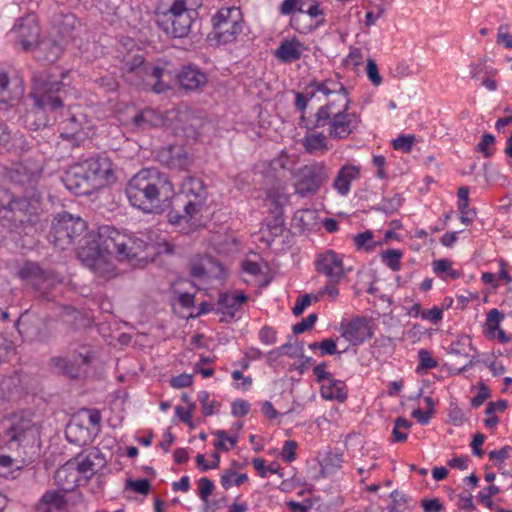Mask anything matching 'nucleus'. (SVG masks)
<instances>
[{
  "label": "nucleus",
  "instance_id": "1a4fd4ad",
  "mask_svg": "<svg viewBox=\"0 0 512 512\" xmlns=\"http://www.w3.org/2000/svg\"><path fill=\"white\" fill-rule=\"evenodd\" d=\"M86 222L66 211L58 213L48 233V241L59 250L70 248L85 232Z\"/></svg>",
  "mask_w": 512,
  "mask_h": 512
},
{
  "label": "nucleus",
  "instance_id": "8fccbe9b",
  "mask_svg": "<svg viewBox=\"0 0 512 512\" xmlns=\"http://www.w3.org/2000/svg\"><path fill=\"white\" fill-rule=\"evenodd\" d=\"M297 442L294 440H287L284 442L280 452L281 459L286 463H291L296 459Z\"/></svg>",
  "mask_w": 512,
  "mask_h": 512
},
{
  "label": "nucleus",
  "instance_id": "49530a36",
  "mask_svg": "<svg viewBox=\"0 0 512 512\" xmlns=\"http://www.w3.org/2000/svg\"><path fill=\"white\" fill-rule=\"evenodd\" d=\"M402 201V196L400 194H395L391 198H384L377 210L382 211L385 214H392L401 207Z\"/></svg>",
  "mask_w": 512,
  "mask_h": 512
},
{
  "label": "nucleus",
  "instance_id": "aec40b11",
  "mask_svg": "<svg viewBox=\"0 0 512 512\" xmlns=\"http://www.w3.org/2000/svg\"><path fill=\"white\" fill-rule=\"evenodd\" d=\"M360 177V167L352 164L343 165L337 172L333 188L341 196H347L351 190L352 181Z\"/></svg>",
  "mask_w": 512,
  "mask_h": 512
},
{
  "label": "nucleus",
  "instance_id": "0e129e2a",
  "mask_svg": "<svg viewBox=\"0 0 512 512\" xmlns=\"http://www.w3.org/2000/svg\"><path fill=\"white\" fill-rule=\"evenodd\" d=\"M321 350L319 356L335 355L340 352L337 350V342L333 338H325L321 341Z\"/></svg>",
  "mask_w": 512,
  "mask_h": 512
},
{
  "label": "nucleus",
  "instance_id": "f03ea898",
  "mask_svg": "<svg viewBox=\"0 0 512 512\" xmlns=\"http://www.w3.org/2000/svg\"><path fill=\"white\" fill-rule=\"evenodd\" d=\"M68 75L69 71H61L59 75L49 73L34 79L31 92L33 112L36 115L52 113L60 137L79 146L88 139L89 131L85 130L86 117L82 113H75L70 108L64 109L63 102L70 88L69 83L64 82Z\"/></svg>",
  "mask_w": 512,
  "mask_h": 512
},
{
  "label": "nucleus",
  "instance_id": "f257e3e1",
  "mask_svg": "<svg viewBox=\"0 0 512 512\" xmlns=\"http://www.w3.org/2000/svg\"><path fill=\"white\" fill-rule=\"evenodd\" d=\"M151 237L146 233L127 234L115 227L103 225L98 228L97 237L86 240L77 252L79 260L91 271L110 277L115 274V266L109 257L115 255L118 261L142 259V253L149 250Z\"/></svg>",
  "mask_w": 512,
  "mask_h": 512
},
{
  "label": "nucleus",
  "instance_id": "393cba45",
  "mask_svg": "<svg viewBox=\"0 0 512 512\" xmlns=\"http://www.w3.org/2000/svg\"><path fill=\"white\" fill-rule=\"evenodd\" d=\"M288 201V196L276 189H271L267 192L265 203L271 219L284 218V207Z\"/></svg>",
  "mask_w": 512,
  "mask_h": 512
},
{
  "label": "nucleus",
  "instance_id": "bb28decb",
  "mask_svg": "<svg viewBox=\"0 0 512 512\" xmlns=\"http://www.w3.org/2000/svg\"><path fill=\"white\" fill-rule=\"evenodd\" d=\"M346 385L342 380L333 377L323 383L320 388L321 397L326 400H337L343 402L347 398Z\"/></svg>",
  "mask_w": 512,
  "mask_h": 512
},
{
  "label": "nucleus",
  "instance_id": "de8ad7c7",
  "mask_svg": "<svg viewBox=\"0 0 512 512\" xmlns=\"http://www.w3.org/2000/svg\"><path fill=\"white\" fill-rule=\"evenodd\" d=\"M76 18L73 14H66L62 17L61 23L58 24V32L62 39L71 38L75 28Z\"/></svg>",
  "mask_w": 512,
  "mask_h": 512
},
{
  "label": "nucleus",
  "instance_id": "2f4dec72",
  "mask_svg": "<svg viewBox=\"0 0 512 512\" xmlns=\"http://www.w3.org/2000/svg\"><path fill=\"white\" fill-rule=\"evenodd\" d=\"M389 498L387 512H411L409 497L404 492L395 489L389 494Z\"/></svg>",
  "mask_w": 512,
  "mask_h": 512
},
{
  "label": "nucleus",
  "instance_id": "864d4df0",
  "mask_svg": "<svg viewBox=\"0 0 512 512\" xmlns=\"http://www.w3.org/2000/svg\"><path fill=\"white\" fill-rule=\"evenodd\" d=\"M214 488L215 485L210 479L206 477L200 478L198 481V495L200 499L207 502L208 497L212 494Z\"/></svg>",
  "mask_w": 512,
  "mask_h": 512
},
{
  "label": "nucleus",
  "instance_id": "473e14b6",
  "mask_svg": "<svg viewBox=\"0 0 512 512\" xmlns=\"http://www.w3.org/2000/svg\"><path fill=\"white\" fill-rule=\"evenodd\" d=\"M323 82L332 90L335 96L334 99H328L327 102H336V105H338L345 102V99H350L347 88L340 81L339 74H336L335 78H328L323 80Z\"/></svg>",
  "mask_w": 512,
  "mask_h": 512
},
{
  "label": "nucleus",
  "instance_id": "e433bc0d",
  "mask_svg": "<svg viewBox=\"0 0 512 512\" xmlns=\"http://www.w3.org/2000/svg\"><path fill=\"white\" fill-rule=\"evenodd\" d=\"M65 504V499L62 493L56 490L46 491L37 504V511H40L44 506H53L57 509L62 508Z\"/></svg>",
  "mask_w": 512,
  "mask_h": 512
},
{
  "label": "nucleus",
  "instance_id": "4468645a",
  "mask_svg": "<svg viewBox=\"0 0 512 512\" xmlns=\"http://www.w3.org/2000/svg\"><path fill=\"white\" fill-rule=\"evenodd\" d=\"M10 33L24 51L35 49L40 42V27L34 16L20 18Z\"/></svg>",
  "mask_w": 512,
  "mask_h": 512
},
{
  "label": "nucleus",
  "instance_id": "79ce46f5",
  "mask_svg": "<svg viewBox=\"0 0 512 512\" xmlns=\"http://www.w3.org/2000/svg\"><path fill=\"white\" fill-rule=\"evenodd\" d=\"M210 394L209 392L202 390L198 392L197 400L202 405V414L206 417L211 416L215 413V409L220 407V403L218 401H209Z\"/></svg>",
  "mask_w": 512,
  "mask_h": 512
},
{
  "label": "nucleus",
  "instance_id": "412c9836",
  "mask_svg": "<svg viewBox=\"0 0 512 512\" xmlns=\"http://www.w3.org/2000/svg\"><path fill=\"white\" fill-rule=\"evenodd\" d=\"M307 48L296 37L284 39L275 50V56L283 63H292L302 57V52Z\"/></svg>",
  "mask_w": 512,
  "mask_h": 512
},
{
  "label": "nucleus",
  "instance_id": "69168bd1",
  "mask_svg": "<svg viewBox=\"0 0 512 512\" xmlns=\"http://www.w3.org/2000/svg\"><path fill=\"white\" fill-rule=\"evenodd\" d=\"M326 368V362H321L313 368V374L317 383L323 384L325 381H328L333 377L330 372L326 371Z\"/></svg>",
  "mask_w": 512,
  "mask_h": 512
},
{
  "label": "nucleus",
  "instance_id": "13d9d810",
  "mask_svg": "<svg viewBox=\"0 0 512 512\" xmlns=\"http://www.w3.org/2000/svg\"><path fill=\"white\" fill-rule=\"evenodd\" d=\"M259 340L262 344L273 345L277 341V333L270 326H263L259 331Z\"/></svg>",
  "mask_w": 512,
  "mask_h": 512
},
{
  "label": "nucleus",
  "instance_id": "e2e57ef3",
  "mask_svg": "<svg viewBox=\"0 0 512 512\" xmlns=\"http://www.w3.org/2000/svg\"><path fill=\"white\" fill-rule=\"evenodd\" d=\"M424 512H442L444 506L439 498H425L421 501Z\"/></svg>",
  "mask_w": 512,
  "mask_h": 512
},
{
  "label": "nucleus",
  "instance_id": "f704fd0d",
  "mask_svg": "<svg viewBox=\"0 0 512 512\" xmlns=\"http://www.w3.org/2000/svg\"><path fill=\"white\" fill-rule=\"evenodd\" d=\"M504 314L496 308L488 311L486 314V323L484 334L488 337H494L496 330H499L500 323L504 320Z\"/></svg>",
  "mask_w": 512,
  "mask_h": 512
},
{
  "label": "nucleus",
  "instance_id": "6e6552de",
  "mask_svg": "<svg viewBox=\"0 0 512 512\" xmlns=\"http://www.w3.org/2000/svg\"><path fill=\"white\" fill-rule=\"evenodd\" d=\"M96 358V351L90 344H70L66 356H54L51 364L71 379L85 376Z\"/></svg>",
  "mask_w": 512,
  "mask_h": 512
},
{
  "label": "nucleus",
  "instance_id": "bf43d9fd",
  "mask_svg": "<svg viewBox=\"0 0 512 512\" xmlns=\"http://www.w3.org/2000/svg\"><path fill=\"white\" fill-rule=\"evenodd\" d=\"M193 383V376L191 374H180L174 376L170 380V386L175 389H182L191 386Z\"/></svg>",
  "mask_w": 512,
  "mask_h": 512
},
{
  "label": "nucleus",
  "instance_id": "5701e85b",
  "mask_svg": "<svg viewBox=\"0 0 512 512\" xmlns=\"http://www.w3.org/2000/svg\"><path fill=\"white\" fill-rule=\"evenodd\" d=\"M0 147L6 150L26 151L29 148V143L22 133L11 134L7 126L0 122Z\"/></svg>",
  "mask_w": 512,
  "mask_h": 512
},
{
  "label": "nucleus",
  "instance_id": "f8f14e48",
  "mask_svg": "<svg viewBox=\"0 0 512 512\" xmlns=\"http://www.w3.org/2000/svg\"><path fill=\"white\" fill-rule=\"evenodd\" d=\"M180 196L185 199L183 211L187 216H195L205 205L208 193L202 179L189 176L182 182Z\"/></svg>",
  "mask_w": 512,
  "mask_h": 512
},
{
  "label": "nucleus",
  "instance_id": "9b49d317",
  "mask_svg": "<svg viewBox=\"0 0 512 512\" xmlns=\"http://www.w3.org/2000/svg\"><path fill=\"white\" fill-rule=\"evenodd\" d=\"M328 179V168L324 161H314L304 165L297 172L295 192L301 197L313 195L319 191Z\"/></svg>",
  "mask_w": 512,
  "mask_h": 512
},
{
  "label": "nucleus",
  "instance_id": "c756f323",
  "mask_svg": "<svg viewBox=\"0 0 512 512\" xmlns=\"http://www.w3.org/2000/svg\"><path fill=\"white\" fill-rule=\"evenodd\" d=\"M432 269L433 272L443 280H447L448 278L457 280L461 277L460 271L453 269L451 260L447 258L433 261Z\"/></svg>",
  "mask_w": 512,
  "mask_h": 512
},
{
  "label": "nucleus",
  "instance_id": "4d7b16f0",
  "mask_svg": "<svg viewBox=\"0 0 512 512\" xmlns=\"http://www.w3.org/2000/svg\"><path fill=\"white\" fill-rule=\"evenodd\" d=\"M303 13H306L311 18L321 17L322 19L317 21V26L324 23L325 13L321 8L320 2L317 0H313L306 9L304 8Z\"/></svg>",
  "mask_w": 512,
  "mask_h": 512
},
{
  "label": "nucleus",
  "instance_id": "338daca9",
  "mask_svg": "<svg viewBox=\"0 0 512 512\" xmlns=\"http://www.w3.org/2000/svg\"><path fill=\"white\" fill-rule=\"evenodd\" d=\"M311 305V297L309 294H304L296 298L295 305L292 309L294 316H300L304 310Z\"/></svg>",
  "mask_w": 512,
  "mask_h": 512
},
{
  "label": "nucleus",
  "instance_id": "a211bd4d",
  "mask_svg": "<svg viewBox=\"0 0 512 512\" xmlns=\"http://www.w3.org/2000/svg\"><path fill=\"white\" fill-rule=\"evenodd\" d=\"M31 429V421L24 418L14 419L10 427L5 431V447L9 450L18 449L26 439L27 432Z\"/></svg>",
  "mask_w": 512,
  "mask_h": 512
},
{
  "label": "nucleus",
  "instance_id": "603ef678",
  "mask_svg": "<svg viewBox=\"0 0 512 512\" xmlns=\"http://www.w3.org/2000/svg\"><path fill=\"white\" fill-rule=\"evenodd\" d=\"M472 343L471 338L468 336H463L459 340L452 342L449 346V353L460 355V356H468L466 352V346H470Z\"/></svg>",
  "mask_w": 512,
  "mask_h": 512
},
{
  "label": "nucleus",
  "instance_id": "7c9ffc66",
  "mask_svg": "<svg viewBox=\"0 0 512 512\" xmlns=\"http://www.w3.org/2000/svg\"><path fill=\"white\" fill-rule=\"evenodd\" d=\"M167 165L171 168L186 169L189 165V159L184 149L178 146H171L167 150Z\"/></svg>",
  "mask_w": 512,
  "mask_h": 512
},
{
  "label": "nucleus",
  "instance_id": "20e7f679",
  "mask_svg": "<svg viewBox=\"0 0 512 512\" xmlns=\"http://www.w3.org/2000/svg\"><path fill=\"white\" fill-rule=\"evenodd\" d=\"M351 99L336 105V102H326L321 105L311 117L300 116L299 125L307 130H315L328 126V135L333 140H343L354 133L359 126L360 116L350 112Z\"/></svg>",
  "mask_w": 512,
  "mask_h": 512
},
{
  "label": "nucleus",
  "instance_id": "a878e982",
  "mask_svg": "<svg viewBox=\"0 0 512 512\" xmlns=\"http://www.w3.org/2000/svg\"><path fill=\"white\" fill-rule=\"evenodd\" d=\"M95 460L103 462V457L98 450H92L87 455H79L75 459L76 470L90 479L97 471Z\"/></svg>",
  "mask_w": 512,
  "mask_h": 512
},
{
  "label": "nucleus",
  "instance_id": "b1692460",
  "mask_svg": "<svg viewBox=\"0 0 512 512\" xmlns=\"http://www.w3.org/2000/svg\"><path fill=\"white\" fill-rule=\"evenodd\" d=\"M247 301V296L244 293H221L218 298V312L233 318L239 307Z\"/></svg>",
  "mask_w": 512,
  "mask_h": 512
},
{
  "label": "nucleus",
  "instance_id": "9d476101",
  "mask_svg": "<svg viewBox=\"0 0 512 512\" xmlns=\"http://www.w3.org/2000/svg\"><path fill=\"white\" fill-rule=\"evenodd\" d=\"M213 30L211 39L219 44H229L237 40L244 29L243 15L240 8L232 6L221 8L211 19Z\"/></svg>",
  "mask_w": 512,
  "mask_h": 512
},
{
  "label": "nucleus",
  "instance_id": "3c124183",
  "mask_svg": "<svg viewBox=\"0 0 512 512\" xmlns=\"http://www.w3.org/2000/svg\"><path fill=\"white\" fill-rule=\"evenodd\" d=\"M318 316L316 313L309 314L306 318L302 319L299 323L292 326L294 334H301L310 330L316 323Z\"/></svg>",
  "mask_w": 512,
  "mask_h": 512
},
{
  "label": "nucleus",
  "instance_id": "ddd939ff",
  "mask_svg": "<svg viewBox=\"0 0 512 512\" xmlns=\"http://www.w3.org/2000/svg\"><path fill=\"white\" fill-rule=\"evenodd\" d=\"M315 270L330 282L340 283L345 277L343 257L332 249L318 253L314 261Z\"/></svg>",
  "mask_w": 512,
  "mask_h": 512
},
{
  "label": "nucleus",
  "instance_id": "ea45409f",
  "mask_svg": "<svg viewBox=\"0 0 512 512\" xmlns=\"http://www.w3.org/2000/svg\"><path fill=\"white\" fill-rule=\"evenodd\" d=\"M438 366V362L433 358L430 351L426 349H420L418 351V365L416 368L417 373L423 374L428 370L434 369Z\"/></svg>",
  "mask_w": 512,
  "mask_h": 512
},
{
  "label": "nucleus",
  "instance_id": "7ed1b4c3",
  "mask_svg": "<svg viewBox=\"0 0 512 512\" xmlns=\"http://www.w3.org/2000/svg\"><path fill=\"white\" fill-rule=\"evenodd\" d=\"M129 204L149 215H161L172 206L175 188L170 176L157 168H143L127 182Z\"/></svg>",
  "mask_w": 512,
  "mask_h": 512
},
{
  "label": "nucleus",
  "instance_id": "58836bf2",
  "mask_svg": "<svg viewBox=\"0 0 512 512\" xmlns=\"http://www.w3.org/2000/svg\"><path fill=\"white\" fill-rule=\"evenodd\" d=\"M403 253L398 249H387L380 253V258L383 264H385L392 271L397 272L401 269V258Z\"/></svg>",
  "mask_w": 512,
  "mask_h": 512
},
{
  "label": "nucleus",
  "instance_id": "37998d69",
  "mask_svg": "<svg viewBox=\"0 0 512 512\" xmlns=\"http://www.w3.org/2000/svg\"><path fill=\"white\" fill-rule=\"evenodd\" d=\"M343 462L344 460L342 452L330 451L324 457L322 461V467L328 472H332L336 469H339L342 466Z\"/></svg>",
  "mask_w": 512,
  "mask_h": 512
},
{
  "label": "nucleus",
  "instance_id": "6ab92c4d",
  "mask_svg": "<svg viewBox=\"0 0 512 512\" xmlns=\"http://www.w3.org/2000/svg\"><path fill=\"white\" fill-rule=\"evenodd\" d=\"M177 81L185 90H196L207 82V75L196 65H185L177 75Z\"/></svg>",
  "mask_w": 512,
  "mask_h": 512
},
{
  "label": "nucleus",
  "instance_id": "423d86ee",
  "mask_svg": "<svg viewBox=\"0 0 512 512\" xmlns=\"http://www.w3.org/2000/svg\"><path fill=\"white\" fill-rule=\"evenodd\" d=\"M120 71L122 78L136 88L151 87L157 94L162 93L166 88L161 81L164 68L147 63L140 54L123 61Z\"/></svg>",
  "mask_w": 512,
  "mask_h": 512
},
{
  "label": "nucleus",
  "instance_id": "c9c22d12",
  "mask_svg": "<svg viewBox=\"0 0 512 512\" xmlns=\"http://www.w3.org/2000/svg\"><path fill=\"white\" fill-rule=\"evenodd\" d=\"M412 426V422L403 418L397 417L394 421V427L391 435V442L398 443L406 441L408 437V431Z\"/></svg>",
  "mask_w": 512,
  "mask_h": 512
},
{
  "label": "nucleus",
  "instance_id": "a19ab883",
  "mask_svg": "<svg viewBox=\"0 0 512 512\" xmlns=\"http://www.w3.org/2000/svg\"><path fill=\"white\" fill-rule=\"evenodd\" d=\"M512 456V447L510 445H505L497 450H492L488 453L489 460L493 462V465L498 468L499 471L502 470V464L505 459H508Z\"/></svg>",
  "mask_w": 512,
  "mask_h": 512
},
{
  "label": "nucleus",
  "instance_id": "052dcab7",
  "mask_svg": "<svg viewBox=\"0 0 512 512\" xmlns=\"http://www.w3.org/2000/svg\"><path fill=\"white\" fill-rule=\"evenodd\" d=\"M421 318L423 320L430 321L433 324H438L443 319V309L438 306H434L431 309L423 310Z\"/></svg>",
  "mask_w": 512,
  "mask_h": 512
},
{
  "label": "nucleus",
  "instance_id": "72a5a7b5",
  "mask_svg": "<svg viewBox=\"0 0 512 512\" xmlns=\"http://www.w3.org/2000/svg\"><path fill=\"white\" fill-rule=\"evenodd\" d=\"M356 250L372 252L379 244L374 240V233L371 230L358 233L353 237Z\"/></svg>",
  "mask_w": 512,
  "mask_h": 512
},
{
  "label": "nucleus",
  "instance_id": "4c0bfd02",
  "mask_svg": "<svg viewBox=\"0 0 512 512\" xmlns=\"http://www.w3.org/2000/svg\"><path fill=\"white\" fill-rule=\"evenodd\" d=\"M247 480V474L237 473L233 469H226L220 477V483L222 487L226 490H228L232 485L241 486Z\"/></svg>",
  "mask_w": 512,
  "mask_h": 512
},
{
  "label": "nucleus",
  "instance_id": "f3484780",
  "mask_svg": "<svg viewBox=\"0 0 512 512\" xmlns=\"http://www.w3.org/2000/svg\"><path fill=\"white\" fill-rule=\"evenodd\" d=\"M23 88L11 81L5 71H0V112H8L21 98Z\"/></svg>",
  "mask_w": 512,
  "mask_h": 512
},
{
  "label": "nucleus",
  "instance_id": "6e6d98bb",
  "mask_svg": "<svg viewBox=\"0 0 512 512\" xmlns=\"http://www.w3.org/2000/svg\"><path fill=\"white\" fill-rule=\"evenodd\" d=\"M250 411V404L244 399H236L231 404V414L234 417H244Z\"/></svg>",
  "mask_w": 512,
  "mask_h": 512
},
{
  "label": "nucleus",
  "instance_id": "5fc2aeb1",
  "mask_svg": "<svg viewBox=\"0 0 512 512\" xmlns=\"http://www.w3.org/2000/svg\"><path fill=\"white\" fill-rule=\"evenodd\" d=\"M150 482L147 479L127 480L126 488L136 493L146 495L150 490Z\"/></svg>",
  "mask_w": 512,
  "mask_h": 512
},
{
  "label": "nucleus",
  "instance_id": "dca6fc26",
  "mask_svg": "<svg viewBox=\"0 0 512 512\" xmlns=\"http://www.w3.org/2000/svg\"><path fill=\"white\" fill-rule=\"evenodd\" d=\"M341 336L351 345L357 346L372 337L369 321L364 317H355L340 327Z\"/></svg>",
  "mask_w": 512,
  "mask_h": 512
},
{
  "label": "nucleus",
  "instance_id": "4be33fe9",
  "mask_svg": "<svg viewBox=\"0 0 512 512\" xmlns=\"http://www.w3.org/2000/svg\"><path fill=\"white\" fill-rule=\"evenodd\" d=\"M288 232L285 226L284 218L266 219L260 229V240L268 247H271L275 240Z\"/></svg>",
  "mask_w": 512,
  "mask_h": 512
},
{
  "label": "nucleus",
  "instance_id": "c03bdc74",
  "mask_svg": "<svg viewBox=\"0 0 512 512\" xmlns=\"http://www.w3.org/2000/svg\"><path fill=\"white\" fill-rule=\"evenodd\" d=\"M415 142V136L412 134H401L392 140V147L394 150L409 153L412 150Z\"/></svg>",
  "mask_w": 512,
  "mask_h": 512
},
{
  "label": "nucleus",
  "instance_id": "774afa93",
  "mask_svg": "<svg viewBox=\"0 0 512 512\" xmlns=\"http://www.w3.org/2000/svg\"><path fill=\"white\" fill-rule=\"evenodd\" d=\"M508 26L500 25L497 33V43L503 45L505 48H512V35L507 32Z\"/></svg>",
  "mask_w": 512,
  "mask_h": 512
},
{
  "label": "nucleus",
  "instance_id": "c85d7f7f",
  "mask_svg": "<svg viewBox=\"0 0 512 512\" xmlns=\"http://www.w3.org/2000/svg\"><path fill=\"white\" fill-rule=\"evenodd\" d=\"M303 147L308 154H315L318 151L326 152V136L323 133L307 134L302 140Z\"/></svg>",
  "mask_w": 512,
  "mask_h": 512
},
{
  "label": "nucleus",
  "instance_id": "39448f33",
  "mask_svg": "<svg viewBox=\"0 0 512 512\" xmlns=\"http://www.w3.org/2000/svg\"><path fill=\"white\" fill-rule=\"evenodd\" d=\"M113 177L112 162L105 156H92L70 166L62 181L76 196H88Z\"/></svg>",
  "mask_w": 512,
  "mask_h": 512
},
{
  "label": "nucleus",
  "instance_id": "0eeeda50",
  "mask_svg": "<svg viewBox=\"0 0 512 512\" xmlns=\"http://www.w3.org/2000/svg\"><path fill=\"white\" fill-rule=\"evenodd\" d=\"M188 0H173L164 10H156L155 22L170 38H185L195 21V10L188 8Z\"/></svg>",
  "mask_w": 512,
  "mask_h": 512
},
{
  "label": "nucleus",
  "instance_id": "a18cd8bd",
  "mask_svg": "<svg viewBox=\"0 0 512 512\" xmlns=\"http://www.w3.org/2000/svg\"><path fill=\"white\" fill-rule=\"evenodd\" d=\"M304 0H283L279 6V13L284 16L292 15L294 12H304Z\"/></svg>",
  "mask_w": 512,
  "mask_h": 512
},
{
  "label": "nucleus",
  "instance_id": "cd10ccee",
  "mask_svg": "<svg viewBox=\"0 0 512 512\" xmlns=\"http://www.w3.org/2000/svg\"><path fill=\"white\" fill-rule=\"evenodd\" d=\"M36 49L38 53L37 57L42 58L48 63L57 61L63 52L62 44L52 39L41 40Z\"/></svg>",
  "mask_w": 512,
  "mask_h": 512
},
{
  "label": "nucleus",
  "instance_id": "09e8293b",
  "mask_svg": "<svg viewBox=\"0 0 512 512\" xmlns=\"http://www.w3.org/2000/svg\"><path fill=\"white\" fill-rule=\"evenodd\" d=\"M495 142V137L490 133L482 135L480 142L476 145L477 152L481 153L485 158H490L493 151L488 147Z\"/></svg>",
  "mask_w": 512,
  "mask_h": 512
},
{
  "label": "nucleus",
  "instance_id": "2eb2a0df",
  "mask_svg": "<svg viewBox=\"0 0 512 512\" xmlns=\"http://www.w3.org/2000/svg\"><path fill=\"white\" fill-rule=\"evenodd\" d=\"M16 276L35 290H41L51 279L50 272L38 262L25 260L19 265Z\"/></svg>",
  "mask_w": 512,
  "mask_h": 512
},
{
  "label": "nucleus",
  "instance_id": "680f3d73",
  "mask_svg": "<svg viewBox=\"0 0 512 512\" xmlns=\"http://www.w3.org/2000/svg\"><path fill=\"white\" fill-rule=\"evenodd\" d=\"M366 72L369 80L373 85L378 86L382 82V78L379 74L377 64L374 60L369 59L366 64Z\"/></svg>",
  "mask_w": 512,
  "mask_h": 512
}]
</instances>
